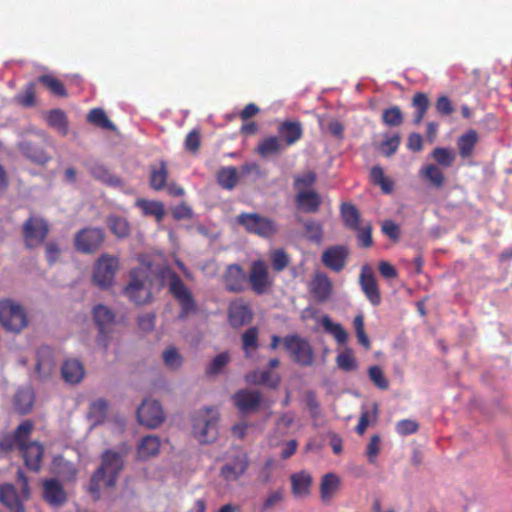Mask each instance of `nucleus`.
I'll return each instance as SVG.
<instances>
[{"label": "nucleus", "mask_w": 512, "mask_h": 512, "mask_svg": "<svg viewBox=\"0 0 512 512\" xmlns=\"http://www.w3.org/2000/svg\"><path fill=\"white\" fill-rule=\"evenodd\" d=\"M33 430L34 423L31 420L22 421L12 433L0 438V450L7 453L18 449L25 467L38 473L42 469L45 448L39 441H30Z\"/></svg>", "instance_id": "f257e3e1"}, {"label": "nucleus", "mask_w": 512, "mask_h": 512, "mask_svg": "<svg viewBox=\"0 0 512 512\" xmlns=\"http://www.w3.org/2000/svg\"><path fill=\"white\" fill-rule=\"evenodd\" d=\"M123 466L124 459L121 454L112 450H106L102 454L100 467L91 477L90 491L92 493H98L101 485L105 487H114Z\"/></svg>", "instance_id": "f03ea898"}, {"label": "nucleus", "mask_w": 512, "mask_h": 512, "mask_svg": "<svg viewBox=\"0 0 512 512\" xmlns=\"http://www.w3.org/2000/svg\"><path fill=\"white\" fill-rule=\"evenodd\" d=\"M168 286L170 294L174 297L180 306L178 319L186 320L191 314L197 313V303L191 291L175 271H169Z\"/></svg>", "instance_id": "7ed1b4c3"}, {"label": "nucleus", "mask_w": 512, "mask_h": 512, "mask_svg": "<svg viewBox=\"0 0 512 512\" xmlns=\"http://www.w3.org/2000/svg\"><path fill=\"white\" fill-rule=\"evenodd\" d=\"M218 420V412L214 408H204L194 419V437L202 444L214 442L218 436Z\"/></svg>", "instance_id": "20e7f679"}, {"label": "nucleus", "mask_w": 512, "mask_h": 512, "mask_svg": "<svg viewBox=\"0 0 512 512\" xmlns=\"http://www.w3.org/2000/svg\"><path fill=\"white\" fill-rule=\"evenodd\" d=\"M237 222L248 233L266 239L274 237L278 232V225L273 219L258 213H241L237 216Z\"/></svg>", "instance_id": "39448f33"}, {"label": "nucleus", "mask_w": 512, "mask_h": 512, "mask_svg": "<svg viewBox=\"0 0 512 512\" xmlns=\"http://www.w3.org/2000/svg\"><path fill=\"white\" fill-rule=\"evenodd\" d=\"M0 323L7 331L19 333L27 326V315L23 307L10 299L0 301Z\"/></svg>", "instance_id": "423d86ee"}, {"label": "nucleus", "mask_w": 512, "mask_h": 512, "mask_svg": "<svg viewBox=\"0 0 512 512\" xmlns=\"http://www.w3.org/2000/svg\"><path fill=\"white\" fill-rule=\"evenodd\" d=\"M285 350L300 366H311L314 362V351L309 341L297 334H290L282 340Z\"/></svg>", "instance_id": "0eeeda50"}, {"label": "nucleus", "mask_w": 512, "mask_h": 512, "mask_svg": "<svg viewBox=\"0 0 512 512\" xmlns=\"http://www.w3.org/2000/svg\"><path fill=\"white\" fill-rule=\"evenodd\" d=\"M118 267V258L108 254L101 255L95 264L93 282L101 289L111 287Z\"/></svg>", "instance_id": "6e6552de"}, {"label": "nucleus", "mask_w": 512, "mask_h": 512, "mask_svg": "<svg viewBox=\"0 0 512 512\" xmlns=\"http://www.w3.org/2000/svg\"><path fill=\"white\" fill-rule=\"evenodd\" d=\"M249 466L250 460L248 454L239 451L225 462L220 469L219 475L227 483L237 482L246 474Z\"/></svg>", "instance_id": "1a4fd4ad"}, {"label": "nucleus", "mask_w": 512, "mask_h": 512, "mask_svg": "<svg viewBox=\"0 0 512 512\" xmlns=\"http://www.w3.org/2000/svg\"><path fill=\"white\" fill-rule=\"evenodd\" d=\"M92 316L99 330L97 344L106 351L109 345L110 326L114 323L115 314L107 306L98 304L94 306Z\"/></svg>", "instance_id": "9d476101"}, {"label": "nucleus", "mask_w": 512, "mask_h": 512, "mask_svg": "<svg viewBox=\"0 0 512 512\" xmlns=\"http://www.w3.org/2000/svg\"><path fill=\"white\" fill-rule=\"evenodd\" d=\"M49 233L47 222L38 217H29L23 225V238L27 248L43 244Z\"/></svg>", "instance_id": "9b49d317"}, {"label": "nucleus", "mask_w": 512, "mask_h": 512, "mask_svg": "<svg viewBox=\"0 0 512 512\" xmlns=\"http://www.w3.org/2000/svg\"><path fill=\"white\" fill-rule=\"evenodd\" d=\"M247 279L252 291L257 295L266 293L273 283L269 277L268 266L263 260L252 262Z\"/></svg>", "instance_id": "f8f14e48"}, {"label": "nucleus", "mask_w": 512, "mask_h": 512, "mask_svg": "<svg viewBox=\"0 0 512 512\" xmlns=\"http://www.w3.org/2000/svg\"><path fill=\"white\" fill-rule=\"evenodd\" d=\"M104 241V232L100 228H84L74 239L75 248L82 253L91 254L97 251Z\"/></svg>", "instance_id": "ddd939ff"}, {"label": "nucleus", "mask_w": 512, "mask_h": 512, "mask_svg": "<svg viewBox=\"0 0 512 512\" xmlns=\"http://www.w3.org/2000/svg\"><path fill=\"white\" fill-rule=\"evenodd\" d=\"M124 294L137 305L147 303L151 298V291L147 285V278L140 276L137 271H131L130 281L124 288Z\"/></svg>", "instance_id": "4468645a"}, {"label": "nucleus", "mask_w": 512, "mask_h": 512, "mask_svg": "<svg viewBox=\"0 0 512 512\" xmlns=\"http://www.w3.org/2000/svg\"><path fill=\"white\" fill-rule=\"evenodd\" d=\"M136 415L139 423L148 428H157L165 418L162 406L156 400H144Z\"/></svg>", "instance_id": "2eb2a0df"}, {"label": "nucleus", "mask_w": 512, "mask_h": 512, "mask_svg": "<svg viewBox=\"0 0 512 512\" xmlns=\"http://www.w3.org/2000/svg\"><path fill=\"white\" fill-rule=\"evenodd\" d=\"M222 282L225 289L231 293H242L248 286L247 274L239 264H230L226 267Z\"/></svg>", "instance_id": "dca6fc26"}, {"label": "nucleus", "mask_w": 512, "mask_h": 512, "mask_svg": "<svg viewBox=\"0 0 512 512\" xmlns=\"http://www.w3.org/2000/svg\"><path fill=\"white\" fill-rule=\"evenodd\" d=\"M308 291L315 301L327 302L333 294L332 281L325 273L317 271L308 285Z\"/></svg>", "instance_id": "f3484780"}, {"label": "nucleus", "mask_w": 512, "mask_h": 512, "mask_svg": "<svg viewBox=\"0 0 512 512\" xmlns=\"http://www.w3.org/2000/svg\"><path fill=\"white\" fill-rule=\"evenodd\" d=\"M18 149L23 156L38 165H45L51 159L42 140L24 139L18 143Z\"/></svg>", "instance_id": "a211bd4d"}, {"label": "nucleus", "mask_w": 512, "mask_h": 512, "mask_svg": "<svg viewBox=\"0 0 512 512\" xmlns=\"http://www.w3.org/2000/svg\"><path fill=\"white\" fill-rule=\"evenodd\" d=\"M348 256L349 250L346 246L334 245L323 251L321 260L328 269L340 272L344 269Z\"/></svg>", "instance_id": "6ab92c4d"}, {"label": "nucleus", "mask_w": 512, "mask_h": 512, "mask_svg": "<svg viewBox=\"0 0 512 512\" xmlns=\"http://www.w3.org/2000/svg\"><path fill=\"white\" fill-rule=\"evenodd\" d=\"M235 407L243 414L258 410L262 396L260 392L249 389L238 390L232 397Z\"/></svg>", "instance_id": "aec40b11"}, {"label": "nucleus", "mask_w": 512, "mask_h": 512, "mask_svg": "<svg viewBox=\"0 0 512 512\" xmlns=\"http://www.w3.org/2000/svg\"><path fill=\"white\" fill-rule=\"evenodd\" d=\"M359 284L368 301L373 306L380 305L381 294L374 273L370 267L363 266L359 277Z\"/></svg>", "instance_id": "412c9836"}, {"label": "nucleus", "mask_w": 512, "mask_h": 512, "mask_svg": "<svg viewBox=\"0 0 512 512\" xmlns=\"http://www.w3.org/2000/svg\"><path fill=\"white\" fill-rule=\"evenodd\" d=\"M277 132V137L287 148L296 144L303 137V126L299 120H285L279 123Z\"/></svg>", "instance_id": "4be33fe9"}, {"label": "nucleus", "mask_w": 512, "mask_h": 512, "mask_svg": "<svg viewBox=\"0 0 512 512\" xmlns=\"http://www.w3.org/2000/svg\"><path fill=\"white\" fill-rule=\"evenodd\" d=\"M228 319L232 327H242L252 321L253 312L243 301H234L229 305Z\"/></svg>", "instance_id": "5701e85b"}, {"label": "nucleus", "mask_w": 512, "mask_h": 512, "mask_svg": "<svg viewBox=\"0 0 512 512\" xmlns=\"http://www.w3.org/2000/svg\"><path fill=\"white\" fill-rule=\"evenodd\" d=\"M53 350L48 346H42L37 351L35 372L41 379L49 377L55 370Z\"/></svg>", "instance_id": "b1692460"}, {"label": "nucleus", "mask_w": 512, "mask_h": 512, "mask_svg": "<svg viewBox=\"0 0 512 512\" xmlns=\"http://www.w3.org/2000/svg\"><path fill=\"white\" fill-rule=\"evenodd\" d=\"M0 503L10 512H26L20 495L12 484L0 485Z\"/></svg>", "instance_id": "393cba45"}, {"label": "nucleus", "mask_w": 512, "mask_h": 512, "mask_svg": "<svg viewBox=\"0 0 512 512\" xmlns=\"http://www.w3.org/2000/svg\"><path fill=\"white\" fill-rule=\"evenodd\" d=\"M91 176L101 183L111 187L123 186V181L116 175L112 174L109 169L98 162L85 164Z\"/></svg>", "instance_id": "a878e982"}, {"label": "nucleus", "mask_w": 512, "mask_h": 512, "mask_svg": "<svg viewBox=\"0 0 512 512\" xmlns=\"http://www.w3.org/2000/svg\"><path fill=\"white\" fill-rule=\"evenodd\" d=\"M43 497L52 506H60L66 502L63 486L56 479H48L43 483Z\"/></svg>", "instance_id": "bb28decb"}, {"label": "nucleus", "mask_w": 512, "mask_h": 512, "mask_svg": "<svg viewBox=\"0 0 512 512\" xmlns=\"http://www.w3.org/2000/svg\"><path fill=\"white\" fill-rule=\"evenodd\" d=\"M297 207L306 213H316L322 203L320 195L314 190H300L296 194Z\"/></svg>", "instance_id": "cd10ccee"}, {"label": "nucleus", "mask_w": 512, "mask_h": 512, "mask_svg": "<svg viewBox=\"0 0 512 512\" xmlns=\"http://www.w3.org/2000/svg\"><path fill=\"white\" fill-rule=\"evenodd\" d=\"M291 491L294 497H306L310 494L312 476L308 471L302 470L290 477Z\"/></svg>", "instance_id": "c85d7f7f"}, {"label": "nucleus", "mask_w": 512, "mask_h": 512, "mask_svg": "<svg viewBox=\"0 0 512 512\" xmlns=\"http://www.w3.org/2000/svg\"><path fill=\"white\" fill-rule=\"evenodd\" d=\"M341 479L335 473L323 475L320 483V498L325 504L329 503L340 489Z\"/></svg>", "instance_id": "c756f323"}, {"label": "nucleus", "mask_w": 512, "mask_h": 512, "mask_svg": "<svg viewBox=\"0 0 512 512\" xmlns=\"http://www.w3.org/2000/svg\"><path fill=\"white\" fill-rule=\"evenodd\" d=\"M84 373L82 363L76 359L66 360L61 367L63 379L70 384L79 383L83 379Z\"/></svg>", "instance_id": "7c9ffc66"}, {"label": "nucleus", "mask_w": 512, "mask_h": 512, "mask_svg": "<svg viewBox=\"0 0 512 512\" xmlns=\"http://www.w3.org/2000/svg\"><path fill=\"white\" fill-rule=\"evenodd\" d=\"M286 148L277 136H268L260 141L255 149L262 158L282 153Z\"/></svg>", "instance_id": "2f4dec72"}, {"label": "nucleus", "mask_w": 512, "mask_h": 512, "mask_svg": "<svg viewBox=\"0 0 512 512\" xmlns=\"http://www.w3.org/2000/svg\"><path fill=\"white\" fill-rule=\"evenodd\" d=\"M160 449V439L154 435L143 437L137 447V458L139 460H147L156 456Z\"/></svg>", "instance_id": "473e14b6"}, {"label": "nucleus", "mask_w": 512, "mask_h": 512, "mask_svg": "<svg viewBox=\"0 0 512 512\" xmlns=\"http://www.w3.org/2000/svg\"><path fill=\"white\" fill-rule=\"evenodd\" d=\"M478 142V134L474 129H469L457 140V148L461 158L466 159L472 156Z\"/></svg>", "instance_id": "72a5a7b5"}, {"label": "nucleus", "mask_w": 512, "mask_h": 512, "mask_svg": "<svg viewBox=\"0 0 512 512\" xmlns=\"http://www.w3.org/2000/svg\"><path fill=\"white\" fill-rule=\"evenodd\" d=\"M136 206L140 208L145 216H153L158 222H161L165 216L164 205L160 201L137 199Z\"/></svg>", "instance_id": "f704fd0d"}, {"label": "nucleus", "mask_w": 512, "mask_h": 512, "mask_svg": "<svg viewBox=\"0 0 512 512\" xmlns=\"http://www.w3.org/2000/svg\"><path fill=\"white\" fill-rule=\"evenodd\" d=\"M412 106L415 108L413 122L419 125L430 107V100L427 94L423 92L415 93L412 97Z\"/></svg>", "instance_id": "c9c22d12"}, {"label": "nucleus", "mask_w": 512, "mask_h": 512, "mask_svg": "<svg viewBox=\"0 0 512 512\" xmlns=\"http://www.w3.org/2000/svg\"><path fill=\"white\" fill-rule=\"evenodd\" d=\"M47 124L60 132L63 136L68 133V120L66 113L61 109H52L46 115Z\"/></svg>", "instance_id": "e433bc0d"}, {"label": "nucleus", "mask_w": 512, "mask_h": 512, "mask_svg": "<svg viewBox=\"0 0 512 512\" xmlns=\"http://www.w3.org/2000/svg\"><path fill=\"white\" fill-rule=\"evenodd\" d=\"M341 217L344 225L350 230L358 229L360 225V213L355 205L343 203L340 208Z\"/></svg>", "instance_id": "4c0bfd02"}, {"label": "nucleus", "mask_w": 512, "mask_h": 512, "mask_svg": "<svg viewBox=\"0 0 512 512\" xmlns=\"http://www.w3.org/2000/svg\"><path fill=\"white\" fill-rule=\"evenodd\" d=\"M218 184L227 190H232L238 184V173L235 167H222L217 173Z\"/></svg>", "instance_id": "58836bf2"}, {"label": "nucleus", "mask_w": 512, "mask_h": 512, "mask_svg": "<svg viewBox=\"0 0 512 512\" xmlns=\"http://www.w3.org/2000/svg\"><path fill=\"white\" fill-rule=\"evenodd\" d=\"M37 80L39 83L43 84L51 94L62 98L68 96L64 84L55 76L50 74H44L40 75Z\"/></svg>", "instance_id": "ea45409f"}, {"label": "nucleus", "mask_w": 512, "mask_h": 512, "mask_svg": "<svg viewBox=\"0 0 512 512\" xmlns=\"http://www.w3.org/2000/svg\"><path fill=\"white\" fill-rule=\"evenodd\" d=\"M321 325L324 330L331 334L339 344L347 342L348 334L346 330L339 323H334L328 315L321 318Z\"/></svg>", "instance_id": "a19ab883"}, {"label": "nucleus", "mask_w": 512, "mask_h": 512, "mask_svg": "<svg viewBox=\"0 0 512 512\" xmlns=\"http://www.w3.org/2000/svg\"><path fill=\"white\" fill-rule=\"evenodd\" d=\"M34 402V395L30 389H19L14 396V407L20 414H27Z\"/></svg>", "instance_id": "79ce46f5"}, {"label": "nucleus", "mask_w": 512, "mask_h": 512, "mask_svg": "<svg viewBox=\"0 0 512 512\" xmlns=\"http://www.w3.org/2000/svg\"><path fill=\"white\" fill-rule=\"evenodd\" d=\"M168 170L167 165L164 161H161L159 167H151L150 173V186L156 191H160L165 188L167 184Z\"/></svg>", "instance_id": "37998d69"}, {"label": "nucleus", "mask_w": 512, "mask_h": 512, "mask_svg": "<svg viewBox=\"0 0 512 512\" xmlns=\"http://www.w3.org/2000/svg\"><path fill=\"white\" fill-rule=\"evenodd\" d=\"M87 121L101 129L112 131L116 129L115 125L111 122L102 108L91 109L87 114Z\"/></svg>", "instance_id": "c03bdc74"}, {"label": "nucleus", "mask_w": 512, "mask_h": 512, "mask_svg": "<svg viewBox=\"0 0 512 512\" xmlns=\"http://www.w3.org/2000/svg\"><path fill=\"white\" fill-rule=\"evenodd\" d=\"M370 179L373 184L380 186L383 193L389 194L393 191L394 183L391 179L385 176L382 167H372L370 171Z\"/></svg>", "instance_id": "a18cd8bd"}, {"label": "nucleus", "mask_w": 512, "mask_h": 512, "mask_svg": "<svg viewBox=\"0 0 512 512\" xmlns=\"http://www.w3.org/2000/svg\"><path fill=\"white\" fill-rule=\"evenodd\" d=\"M420 175L429 181L434 187L440 188L445 182V176L441 169L434 165L428 164L421 168Z\"/></svg>", "instance_id": "49530a36"}, {"label": "nucleus", "mask_w": 512, "mask_h": 512, "mask_svg": "<svg viewBox=\"0 0 512 512\" xmlns=\"http://www.w3.org/2000/svg\"><path fill=\"white\" fill-rule=\"evenodd\" d=\"M250 377V382L267 385L270 388H277L280 384V376L269 370L254 372Z\"/></svg>", "instance_id": "de8ad7c7"}, {"label": "nucleus", "mask_w": 512, "mask_h": 512, "mask_svg": "<svg viewBox=\"0 0 512 512\" xmlns=\"http://www.w3.org/2000/svg\"><path fill=\"white\" fill-rule=\"evenodd\" d=\"M368 377L370 381L380 390H388L390 382L385 376L383 369L378 365H373L368 368Z\"/></svg>", "instance_id": "09e8293b"}, {"label": "nucleus", "mask_w": 512, "mask_h": 512, "mask_svg": "<svg viewBox=\"0 0 512 512\" xmlns=\"http://www.w3.org/2000/svg\"><path fill=\"white\" fill-rule=\"evenodd\" d=\"M107 223L111 232L118 238H125L130 234V225L122 217L111 216L108 218Z\"/></svg>", "instance_id": "8fccbe9b"}, {"label": "nucleus", "mask_w": 512, "mask_h": 512, "mask_svg": "<svg viewBox=\"0 0 512 512\" xmlns=\"http://www.w3.org/2000/svg\"><path fill=\"white\" fill-rule=\"evenodd\" d=\"M336 364L341 370L345 372L354 371L358 368V363L353 354V351L349 348L345 349L343 352L337 355Z\"/></svg>", "instance_id": "3c124183"}, {"label": "nucleus", "mask_w": 512, "mask_h": 512, "mask_svg": "<svg viewBox=\"0 0 512 512\" xmlns=\"http://www.w3.org/2000/svg\"><path fill=\"white\" fill-rule=\"evenodd\" d=\"M431 156L442 167H451L456 159L455 153L445 147H436Z\"/></svg>", "instance_id": "603ef678"}, {"label": "nucleus", "mask_w": 512, "mask_h": 512, "mask_svg": "<svg viewBox=\"0 0 512 512\" xmlns=\"http://www.w3.org/2000/svg\"><path fill=\"white\" fill-rule=\"evenodd\" d=\"M403 121V113L398 106H391L382 113V122L389 127H398Z\"/></svg>", "instance_id": "864d4df0"}, {"label": "nucleus", "mask_w": 512, "mask_h": 512, "mask_svg": "<svg viewBox=\"0 0 512 512\" xmlns=\"http://www.w3.org/2000/svg\"><path fill=\"white\" fill-rule=\"evenodd\" d=\"M258 334L256 327H250L242 334V347L246 357L250 356V350L258 348Z\"/></svg>", "instance_id": "5fc2aeb1"}, {"label": "nucleus", "mask_w": 512, "mask_h": 512, "mask_svg": "<svg viewBox=\"0 0 512 512\" xmlns=\"http://www.w3.org/2000/svg\"><path fill=\"white\" fill-rule=\"evenodd\" d=\"M272 269L275 272H282L289 265L290 259L283 248H278L270 253Z\"/></svg>", "instance_id": "6e6d98bb"}, {"label": "nucleus", "mask_w": 512, "mask_h": 512, "mask_svg": "<svg viewBox=\"0 0 512 512\" xmlns=\"http://www.w3.org/2000/svg\"><path fill=\"white\" fill-rule=\"evenodd\" d=\"M400 143V135L394 134L393 136L386 137L385 140L381 142L379 150L385 157H391L397 152Z\"/></svg>", "instance_id": "4d7b16f0"}, {"label": "nucleus", "mask_w": 512, "mask_h": 512, "mask_svg": "<svg viewBox=\"0 0 512 512\" xmlns=\"http://www.w3.org/2000/svg\"><path fill=\"white\" fill-rule=\"evenodd\" d=\"M107 408V402L103 399H98L91 403L89 417L93 419L96 424L101 423L106 416Z\"/></svg>", "instance_id": "13d9d810"}, {"label": "nucleus", "mask_w": 512, "mask_h": 512, "mask_svg": "<svg viewBox=\"0 0 512 512\" xmlns=\"http://www.w3.org/2000/svg\"><path fill=\"white\" fill-rule=\"evenodd\" d=\"M201 147V133L200 130L192 129L185 137L184 148L192 154H197Z\"/></svg>", "instance_id": "bf43d9fd"}, {"label": "nucleus", "mask_w": 512, "mask_h": 512, "mask_svg": "<svg viewBox=\"0 0 512 512\" xmlns=\"http://www.w3.org/2000/svg\"><path fill=\"white\" fill-rule=\"evenodd\" d=\"M163 361L166 367L176 370L181 367L183 358L175 347H170L163 352Z\"/></svg>", "instance_id": "052dcab7"}, {"label": "nucleus", "mask_w": 512, "mask_h": 512, "mask_svg": "<svg viewBox=\"0 0 512 512\" xmlns=\"http://www.w3.org/2000/svg\"><path fill=\"white\" fill-rule=\"evenodd\" d=\"M16 100L24 107H32L35 105V83L29 82L25 85L21 94L17 95Z\"/></svg>", "instance_id": "680f3d73"}, {"label": "nucleus", "mask_w": 512, "mask_h": 512, "mask_svg": "<svg viewBox=\"0 0 512 512\" xmlns=\"http://www.w3.org/2000/svg\"><path fill=\"white\" fill-rule=\"evenodd\" d=\"M230 356L228 352L218 354L206 369L208 375H216L229 363Z\"/></svg>", "instance_id": "e2e57ef3"}, {"label": "nucleus", "mask_w": 512, "mask_h": 512, "mask_svg": "<svg viewBox=\"0 0 512 512\" xmlns=\"http://www.w3.org/2000/svg\"><path fill=\"white\" fill-rule=\"evenodd\" d=\"M307 238L311 241L319 242L323 236L322 225L314 220H308L304 223Z\"/></svg>", "instance_id": "0e129e2a"}, {"label": "nucleus", "mask_w": 512, "mask_h": 512, "mask_svg": "<svg viewBox=\"0 0 512 512\" xmlns=\"http://www.w3.org/2000/svg\"><path fill=\"white\" fill-rule=\"evenodd\" d=\"M357 232V239L359 241L360 246L363 248H369L373 245L372 238V226L370 223L364 226H358V229L355 230Z\"/></svg>", "instance_id": "69168bd1"}, {"label": "nucleus", "mask_w": 512, "mask_h": 512, "mask_svg": "<svg viewBox=\"0 0 512 512\" xmlns=\"http://www.w3.org/2000/svg\"><path fill=\"white\" fill-rule=\"evenodd\" d=\"M395 428L398 434L406 436L416 433L419 429V424L411 419H403L396 423Z\"/></svg>", "instance_id": "338daca9"}, {"label": "nucleus", "mask_w": 512, "mask_h": 512, "mask_svg": "<svg viewBox=\"0 0 512 512\" xmlns=\"http://www.w3.org/2000/svg\"><path fill=\"white\" fill-rule=\"evenodd\" d=\"M435 107L437 112L444 116L451 115L454 111V107L450 99L445 95L439 96L437 98Z\"/></svg>", "instance_id": "774afa93"}]
</instances>
